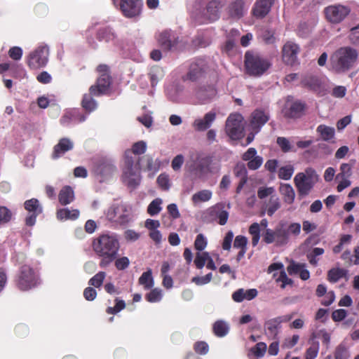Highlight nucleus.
<instances>
[{
    "mask_svg": "<svg viewBox=\"0 0 359 359\" xmlns=\"http://www.w3.org/2000/svg\"><path fill=\"white\" fill-rule=\"evenodd\" d=\"M119 242L116 234H102L93 241V248L101 257L100 266L107 267L117 257Z\"/></svg>",
    "mask_w": 359,
    "mask_h": 359,
    "instance_id": "f257e3e1",
    "label": "nucleus"
},
{
    "mask_svg": "<svg viewBox=\"0 0 359 359\" xmlns=\"http://www.w3.org/2000/svg\"><path fill=\"white\" fill-rule=\"evenodd\" d=\"M140 158L133 156L130 151H126L122 182L128 188H136L141 182Z\"/></svg>",
    "mask_w": 359,
    "mask_h": 359,
    "instance_id": "f03ea898",
    "label": "nucleus"
},
{
    "mask_svg": "<svg viewBox=\"0 0 359 359\" xmlns=\"http://www.w3.org/2000/svg\"><path fill=\"white\" fill-rule=\"evenodd\" d=\"M358 57L357 51L351 47H342L331 56L332 68L338 73L348 70Z\"/></svg>",
    "mask_w": 359,
    "mask_h": 359,
    "instance_id": "7ed1b4c3",
    "label": "nucleus"
},
{
    "mask_svg": "<svg viewBox=\"0 0 359 359\" xmlns=\"http://www.w3.org/2000/svg\"><path fill=\"white\" fill-rule=\"evenodd\" d=\"M205 0H196L193 7L192 15L201 23L213 22L219 18V10L221 8L220 0H211L202 11V6Z\"/></svg>",
    "mask_w": 359,
    "mask_h": 359,
    "instance_id": "20e7f679",
    "label": "nucleus"
},
{
    "mask_svg": "<svg viewBox=\"0 0 359 359\" xmlns=\"http://www.w3.org/2000/svg\"><path fill=\"white\" fill-rule=\"evenodd\" d=\"M318 180L319 175L311 168L297 173L294 178V182L297 189L299 197L308 196Z\"/></svg>",
    "mask_w": 359,
    "mask_h": 359,
    "instance_id": "39448f33",
    "label": "nucleus"
},
{
    "mask_svg": "<svg viewBox=\"0 0 359 359\" xmlns=\"http://www.w3.org/2000/svg\"><path fill=\"white\" fill-rule=\"evenodd\" d=\"M270 67V62L259 54L252 52L245 53V68L248 75L259 77L266 72Z\"/></svg>",
    "mask_w": 359,
    "mask_h": 359,
    "instance_id": "423d86ee",
    "label": "nucleus"
},
{
    "mask_svg": "<svg viewBox=\"0 0 359 359\" xmlns=\"http://www.w3.org/2000/svg\"><path fill=\"white\" fill-rule=\"evenodd\" d=\"M243 117L238 113L231 114L225 124V132L232 140H238L243 136Z\"/></svg>",
    "mask_w": 359,
    "mask_h": 359,
    "instance_id": "0eeeda50",
    "label": "nucleus"
},
{
    "mask_svg": "<svg viewBox=\"0 0 359 359\" xmlns=\"http://www.w3.org/2000/svg\"><path fill=\"white\" fill-rule=\"evenodd\" d=\"M107 219L119 224H124L130 220V210L124 204H114L106 212Z\"/></svg>",
    "mask_w": 359,
    "mask_h": 359,
    "instance_id": "6e6552de",
    "label": "nucleus"
},
{
    "mask_svg": "<svg viewBox=\"0 0 359 359\" xmlns=\"http://www.w3.org/2000/svg\"><path fill=\"white\" fill-rule=\"evenodd\" d=\"M263 241L267 244L275 243L276 245H285L288 242V231L283 225L278 226L275 230L266 229Z\"/></svg>",
    "mask_w": 359,
    "mask_h": 359,
    "instance_id": "1a4fd4ad",
    "label": "nucleus"
},
{
    "mask_svg": "<svg viewBox=\"0 0 359 359\" xmlns=\"http://www.w3.org/2000/svg\"><path fill=\"white\" fill-rule=\"evenodd\" d=\"M350 11L348 7L341 4L331 5L324 9L326 20L332 24H339L342 22Z\"/></svg>",
    "mask_w": 359,
    "mask_h": 359,
    "instance_id": "9d476101",
    "label": "nucleus"
},
{
    "mask_svg": "<svg viewBox=\"0 0 359 359\" xmlns=\"http://www.w3.org/2000/svg\"><path fill=\"white\" fill-rule=\"evenodd\" d=\"M37 284V276L29 266L25 265L20 269L18 286L21 290H28Z\"/></svg>",
    "mask_w": 359,
    "mask_h": 359,
    "instance_id": "9b49d317",
    "label": "nucleus"
},
{
    "mask_svg": "<svg viewBox=\"0 0 359 359\" xmlns=\"http://www.w3.org/2000/svg\"><path fill=\"white\" fill-rule=\"evenodd\" d=\"M49 50L46 46H40L30 53L27 65L32 69H38L46 65L48 60Z\"/></svg>",
    "mask_w": 359,
    "mask_h": 359,
    "instance_id": "f8f14e48",
    "label": "nucleus"
},
{
    "mask_svg": "<svg viewBox=\"0 0 359 359\" xmlns=\"http://www.w3.org/2000/svg\"><path fill=\"white\" fill-rule=\"evenodd\" d=\"M142 6V0H121L120 9L127 18H134L140 15Z\"/></svg>",
    "mask_w": 359,
    "mask_h": 359,
    "instance_id": "ddd939ff",
    "label": "nucleus"
},
{
    "mask_svg": "<svg viewBox=\"0 0 359 359\" xmlns=\"http://www.w3.org/2000/svg\"><path fill=\"white\" fill-rule=\"evenodd\" d=\"M206 213L210 217L208 222L218 219V223L220 225H224L226 224L229 218V212L224 210L223 204H217L208 208Z\"/></svg>",
    "mask_w": 359,
    "mask_h": 359,
    "instance_id": "4468645a",
    "label": "nucleus"
},
{
    "mask_svg": "<svg viewBox=\"0 0 359 359\" xmlns=\"http://www.w3.org/2000/svg\"><path fill=\"white\" fill-rule=\"evenodd\" d=\"M299 51V47L297 44L288 41L283 47V60L284 62L289 65H293L297 61V55Z\"/></svg>",
    "mask_w": 359,
    "mask_h": 359,
    "instance_id": "2eb2a0df",
    "label": "nucleus"
},
{
    "mask_svg": "<svg viewBox=\"0 0 359 359\" xmlns=\"http://www.w3.org/2000/svg\"><path fill=\"white\" fill-rule=\"evenodd\" d=\"M269 113L266 110L256 109L251 114L250 126L257 131L269 120Z\"/></svg>",
    "mask_w": 359,
    "mask_h": 359,
    "instance_id": "dca6fc26",
    "label": "nucleus"
},
{
    "mask_svg": "<svg viewBox=\"0 0 359 359\" xmlns=\"http://www.w3.org/2000/svg\"><path fill=\"white\" fill-rule=\"evenodd\" d=\"M110 84V77L108 73L102 74L97 79L96 85L92 86L89 90L95 96L104 93Z\"/></svg>",
    "mask_w": 359,
    "mask_h": 359,
    "instance_id": "f3484780",
    "label": "nucleus"
},
{
    "mask_svg": "<svg viewBox=\"0 0 359 359\" xmlns=\"http://www.w3.org/2000/svg\"><path fill=\"white\" fill-rule=\"evenodd\" d=\"M208 69L206 62L204 60H198L192 63L188 76L191 81H196L200 79Z\"/></svg>",
    "mask_w": 359,
    "mask_h": 359,
    "instance_id": "a211bd4d",
    "label": "nucleus"
},
{
    "mask_svg": "<svg viewBox=\"0 0 359 359\" xmlns=\"http://www.w3.org/2000/svg\"><path fill=\"white\" fill-rule=\"evenodd\" d=\"M187 165L189 168V171L198 179L205 180L208 174H210L203 159L198 162H194L190 165L187 164Z\"/></svg>",
    "mask_w": 359,
    "mask_h": 359,
    "instance_id": "6ab92c4d",
    "label": "nucleus"
},
{
    "mask_svg": "<svg viewBox=\"0 0 359 359\" xmlns=\"http://www.w3.org/2000/svg\"><path fill=\"white\" fill-rule=\"evenodd\" d=\"M216 118V113L209 111L202 118H197L193 123L194 128L198 131H204L209 128Z\"/></svg>",
    "mask_w": 359,
    "mask_h": 359,
    "instance_id": "aec40b11",
    "label": "nucleus"
},
{
    "mask_svg": "<svg viewBox=\"0 0 359 359\" xmlns=\"http://www.w3.org/2000/svg\"><path fill=\"white\" fill-rule=\"evenodd\" d=\"M273 4L274 0H257L253 8L254 15L259 18L265 17Z\"/></svg>",
    "mask_w": 359,
    "mask_h": 359,
    "instance_id": "412c9836",
    "label": "nucleus"
},
{
    "mask_svg": "<svg viewBox=\"0 0 359 359\" xmlns=\"http://www.w3.org/2000/svg\"><path fill=\"white\" fill-rule=\"evenodd\" d=\"M158 41L165 50H171L177 43V38L170 31H163L158 35Z\"/></svg>",
    "mask_w": 359,
    "mask_h": 359,
    "instance_id": "4be33fe9",
    "label": "nucleus"
},
{
    "mask_svg": "<svg viewBox=\"0 0 359 359\" xmlns=\"http://www.w3.org/2000/svg\"><path fill=\"white\" fill-rule=\"evenodd\" d=\"M283 319L282 317H277L270 319L264 323V330L266 334L270 338H275L280 327V324L283 323Z\"/></svg>",
    "mask_w": 359,
    "mask_h": 359,
    "instance_id": "5701e85b",
    "label": "nucleus"
},
{
    "mask_svg": "<svg viewBox=\"0 0 359 359\" xmlns=\"http://www.w3.org/2000/svg\"><path fill=\"white\" fill-rule=\"evenodd\" d=\"M228 13L233 19L238 20L241 18L245 13L243 0H233L229 6Z\"/></svg>",
    "mask_w": 359,
    "mask_h": 359,
    "instance_id": "b1692460",
    "label": "nucleus"
},
{
    "mask_svg": "<svg viewBox=\"0 0 359 359\" xmlns=\"http://www.w3.org/2000/svg\"><path fill=\"white\" fill-rule=\"evenodd\" d=\"M74 147V143L68 138H62L59 142L54 147L52 156L53 158H57L65 152L72 150Z\"/></svg>",
    "mask_w": 359,
    "mask_h": 359,
    "instance_id": "393cba45",
    "label": "nucleus"
},
{
    "mask_svg": "<svg viewBox=\"0 0 359 359\" xmlns=\"http://www.w3.org/2000/svg\"><path fill=\"white\" fill-rule=\"evenodd\" d=\"M283 264L282 263H273L269 266L268 272L272 273L274 271L281 270L279 276L276 278V281L281 282L282 284L280 287L282 288H285L287 285L292 284V281L287 276L286 273L283 270Z\"/></svg>",
    "mask_w": 359,
    "mask_h": 359,
    "instance_id": "a878e982",
    "label": "nucleus"
},
{
    "mask_svg": "<svg viewBox=\"0 0 359 359\" xmlns=\"http://www.w3.org/2000/svg\"><path fill=\"white\" fill-rule=\"evenodd\" d=\"M268 226V221L266 219H262L259 224L255 222L252 223L249 228V233L252 236V244L256 246L260 239V228L262 227L266 229Z\"/></svg>",
    "mask_w": 359,
    "mask_h": 359,
    "instance_id": "bb28decb",
    "label": "nucleus"
},
{
    "mask_svg": "<svg viewBox=\"0 0 359 359\" xmlns=\"http://www.w3.org/2000/svg\"><path fill=\"white\" fill-rule=\"evenodd\" d=\"M257 295V290L256 289H239L233 293L232 299L236 302H241L243 300H251L256 297Z\"/></svg>",
    "mask_w": 359,
    "mask_h": 359,
    "instance_id": "cd10ccee",
    "label": "nucleus"
},
{
    "mask_svg": "<svg viewBox=\"0 0 359 359\" xmlns=\"http://www.w3.org/2000/svg\"><path fill=\"white\" fill-rule=\"evenodd\" d=\"M58 200L62 205L71 203L74 200V192L69 186L64 187L58 194Z\"/></svg>",
    "mask_w": 359,
    "mask_h": 359,
    "instance_id": "c85d7f7f",
    "label": "nucleus"
},
{
    "mask_svg": "<svg viewBox=\"0 0 359 359\" xmlns=\"http://www.w3.org/2000/svg\"><path fill=\"white\" fill-rule=\"evenodd\" d=\"M280 193L283 197L285 203H293L295 198V192L293 187L289 184H282L279 189Z\"/></svg>",
    "mask_w": 359,
    "mask_h": 359,
    "instance_id": "c756f323",
    "label": "nucleus"
},
{
    "mask_svg": "<svg viewBox=\"0 0 359 359\" xmlns=\"http://www.w3.org/2000/svg\"><path fill=\"white\" fill-rule=\"evenodd\" d=\"M212 192L208 189H203L196 192L191 196V201L194 205H198L201 203H205L211 199Z\"/></svg>",
    "mask_w": 359,
    "mask_h": 359,
    "instance_id": "7c9ffc66",
    "label": "nucleus"
},
{
    "mask_svg": "<svg viewBox=\"0 0 359 359\" xmlns=\"http://www.w3.org/2000/svg\"><path fill=\"white\" fill-rule=\"evenodd\" d=\"M316 132L320 135V138L326 142L332 140L335 135L334 128L324 124L319 125L316 128Z\"/></svg>",
    "mask_w": 359,
    "mask_h": 359,
    "instance_id": "2f4dec72",
    "label": "nucleus"
},
{
    "mask_svg": "<svg viewBox=\"0 0 359 359\" xmlns=\"http://www.w3.org/2000/svg\"><path fill=\"white\" fill-rule=\"evenodd\" d=\"M56 216L59 220H74L79 217V211L77 209L61 208L57 210Z\"/></svg>",
    "mask_w": 359,
    "mask_h": 359,
    "instance_id": "473e14b6",
    "label": "nucleus"
},
{
    "mask_svg": "<svg viewBox=\"0 0 359 359\" xmlns=\"http://www.w3.org/2000/svg\"><path fill=\"white\" fill-rule=\"evenodd\" d=\"M304 109V105L299 102H293L290 104L289 109L285 108L283 112L288 118H297L300 116Z\"/></svg>",
    "mask_w": 359,
    "mask_h": 359,
    "instance_id": "72a5a7b5",
    "label": "nucleus"
},
{
    "mask_svg": "<svg viewBox=\"0 0 359 359\" xmlns=\"http://www.w3.org/2000/svg\"><path fill=\"white\" fill-rule=\"evenodd\" d=\"M216 90L212 86L201 88L196 93L197 97L203 102L208 101L216 95Z\"/></svg>",
    "mask_w": 359,
    "mask_h": 359,
    "instance_id": "f704fd0d",
    "label": "nucleus"
},
{
    "mask_svg": "<svg viewBox=\"0 0 359 359\" xmlns=\"http://www.w3.org/2000/svg\"><path fill=\"white\" fill-rule=\"evenodd\" d=\"M149 78L152 87H155L158 82L164 76L163 69L158 66L152 67L149 72Z\"/></svg>",
    "mask_w": 359,
    "mask_h": 359,
    "instance_id": "c9c22d12",
    "label": "nucleus"
},
{
    "mask_svg": "<svg viewBox=\"0 0 359 359\" xmlns=\"http://www.w3.org/2000/svg\"><path fill=\"white\" fill-rule=\"evenodd\" d=\"M210 174H216L221 169L220 158L218 157H208L203 159Z\"/></svg>",
    "mask_w": 359,
    "mask_h": 359,
    "instance_id": "e433bc0d",
    "label": "nucleus"
},
{
    "mask_svg": "<svg viewBox=\"0 0 359 359\" xmlns=\"http://www.w3.org/2000/svg\"><path fill=\"white\" fill-rule=\"evenodd\" d=\"M138 283L140 285H142L145 290H149L154 286V281L151 269H148L147 271L141 275L139 278Z\"/></svg>",
    "mask_w": 359,
    "mask_h": 359,
    "instance_id": "4c0bfd02",
    "label": "nucleus"
},
{
    "mask_svg": "<svg viewBox=\"0 0 359 359\" xmlns=\"http://www.w3.org/2000/svg\"><path fill=\"white\" fill-rule=\"evenodd\" d=\"M213 332L219 337H224L229 332V325L223 320H217L213 325Z\"/></svg>",
    "mask_w": 359,
    "mask_h": 359,
    "instance_id": "58836bf2",
    "label": "nucleus"
},
{
    "mask_svg": "<svg viewBox=\"0 0 359 359\" xmlns=\"http://www.w3.org/2000/svg\"><path fill=\"white\" fill-rule=\"evenodd\" d=\"M93 94H85L82 100V107L88 111H92L97 108V104L92 97Z\"/></svg>",
    "mask_w": 359,
    "mask_h": 359,
    "instance_id": "ea45409f",
    "label": "nucleus"
},
{
    "mask_svg": "<svg viewBox=\"0 0 359 359\" xmlns=\"http://www.w3.org/2000/svg\"><path fill=\"white\" fill-rule=\"evenodd\" d=\"M163 203V201L161 198H157L153 200L147 208V212L151 216H154L158 215L162 210L161 205Z\"/></svg>",
    "mask_w": 359,
    "mask_h": 359,
    "instance_id": "a19ab883",
    "label": "nucleus"
},
{
    "mask_svg": "<svg viewBox=\"0 0 359 359\" xmlns=\"http://www.w3.org/2000/svg\"><path fill=\"white\" fill-rule=\"evenodd\" d=\"M25 208L31 213L40 214L42 212V208L39 205L38 200L32 198L25 202Z\"/></svg>",
    "mask_w": 359,
    "mask_h": 359,
    "instance_id": "79ce46f5",
    "label": "nucleus"
},
{
    "mask_svg": "<svg viewBox=\"0 0 359 359\" xmlns=\"http://www.w3.org/2000/svg\"><path fill=\"white\" fill-rule=\"evenodd\" d=\"M334 357V359H349L351 357L349 348L344 344H339L335 348Z\"/></svg>",
    "mask_w": 359,
    "mask_h": 359,
    "instance_id": "37998d69",
    "label": "nucleus"
},
{
    "mask_svg": "<svg viewBox=\"0 0 359 359\" xmlns=\"http://www.w3.org/2000/svg\"><path fill=\"white\" fill-rule=\"evenodd\" d=\"M280 208V202L278 197L271 196L266 205V212L269 216H272L276 211Z\"/></svg>",
    "mask_w": 359,
    "mask_h": 359,
    "instance_id": "c03bdc74",
    "label": "nucleus"
},
{
    "mask_svg": "<svg viewBox=\"0 0 359 359\" xmlns=\"http://www.w3.org/2000/svg\"><path fill=\"white\" fill-rule=\"evenodd\" d=\"M346 274V271L340 268H333L328 271V280L332 283H336L343 278Z\"/></svg>",
    "mask_w": 359,
    "mask_h": 359,
    "instance_id": "a18cd8bd",
    "label": "nucleus"
},
{
    "mask_svg": "<svg viewBox=\"0 0 359 359\" xmlns=\"http://www.w3.org/2000/svg\"><path fill=\"white\" fill-rule=\"evenodd\" d=\"M294 168L292 165H288L281 167L278 170V177L280 179L288 180L292 176Z\"/></svg>",
    "mask_w": 359,
    "mask_h": 359,
    "instance_id": "49530a36",
    "label": "nucleus"
},
{
    "mask_svg": "<svg viewBox=\"0 0 359 359\" xmlns=\"http://www.w3.org/2000/svg\"><path fill=\"white\" fill-rule=\"evenodd\" d=\"M146 142L144 141H139L133 144L131 151L128 150V151H130L132 153L133 156H136V155L144 154L146 151Z\"/></svg>",
    "mask_w": 359,
    "mask_h": 359,
    "instance_id": "de8ad7c7",
    "label": "nucleus"
},
{
    "mask_svg": "<svg viewBox=\"0 0 359 359\" xmlns=\"http://www.w3.org/2000/svg\"><path fill=\"white\" fill-rule=\"evenodd\" d=\"M162 290L159 288H154L147 294L146 299L149 302H158L162 299Z\"/></svg>",
    "mask_w": 359,
    "mask_h": 359,
    "instance_id": "09e8293b",
    "label": "nucleus"
},
{
    "mask_svg": "<svg viewBox=\"0 0 359 359\" xmlns=\"http://www.w3.org/2000/svg\"><path fill=\"white\" fill-rule=\"evenodd\" d=\"M210 255L208 252H198L196 256V259L194 260V263L198 269H202L205 262H208Z\"/></svg>",
    "mask_w": 359,
    "mask_h": 359,
    "instance_id": "8fccbe9b",
    "label": "nucleus"
},
{
    "mask_svg": "<svg viewBox=\"0 0 359 359\" xmlns=\"http://www.w3.org/2000/svg\"><path fill=\"white\" fill-rule=\"evenodd\" d=\"M106 277V273L100 271L95 274L93 278L89 280V285H93L95 287H99L102 285L104 278Z\"/></svg>",
    "mask_w": 359,
    "mask_h": 359,
    "instance_id": "3c124183",
    "label": "nucleus"
},
{
    "mask_svg": "<svg viewBox=\"0 0 359 359\" xmlns=\"http://www.w3.org/2000/svg\"><path fill=\"white\" fill-rule=\"evenodd\" d=\"M157 183L163 190H168L170 187L169 176L167 174H161L157 178Z\"/></svg>",
    "mask_w": 359,
    "mask_h": 359,
    "instance_id": "603ef678",
    "label": "nucleus"
},
{
    "mask_svg": "<svg viewBox=\"0 0 359 359\" xmlns=\"http://www.w3.org/2000/svg\"><path fill=\"white\" fill-rule=\"evenodd\" d=\"M12 217L11 212L4 206H0V225L8 223Z\"/></svg>",
    "mask_w": 359,
    "mask_h": 359,
    "instance_id": "864d4df0",
    "label": "nucleus"
},
{
    "mask_svg": "<svg viewBox=\"0 0 359 359\" xmlns=\"http://www.w3.org/2000/svg\"><path fill=\"white\" fill-rule=\"evenodd\" d=\"M208 242L206 238L203 236V234H198L194 242V247L196 250L198 251L203 250L207 246Z\"/></svg>",
    "mask_w": 359,
    "mask_h": 359,
    "instance_id": "5fc2aeb1",
    "label": "nucleus"
},
{
    "mask_svg": "<svg viewBox=\"0 0 359 359\" xmlns=\"http://www.w3.org/2000/svg\"><path fill=\"white\" fill-rule=\"evenodd\" d=\"M266 344L264 342H259L257 343L254 348H252V352L253 354L258 357H262L264 356V353L266 351Z\"/></svg>",
    "mask_w": 359,
    "mask_h": 359,
    "instance_id": "6e6d98bb",
    "label": "nucleus"
},
{
    "mask_svg": "<svg viewBox=\"0 0 359 359\" xmlns=\"http://www.w3.org/2000/svg\"><path fill=\"white\" fill-rule=\"evenodd\" d=\"M184 161L183 155H177L172 161L171 167L175 171H180Z\"/></svg>",
    "mask_w": 359,
    "mask_h": 359,
    "instance_id": "4d7b16f0",
    "label": "nucleus"
},
{
    "mask_svg": "<svg viewBox=\"0 0 359 359\" xmlns=\"http://www.w3.org/2000/svg\"><path fill=\"white\" fill-rule=\"evenodd\" d=\"M212 278V275L211 273H208L205 276H196L194 277L191 280V281L194 283H196L198 285H202L208 283L211 281Z\"/></svg>",
    "mask_w": 359,
    "mask_h": 359,
    "instance_id": "13d9d810",
    "label": "nucleus"
},
{
    "mask_svg": "<svg viewBox=\"0 0 359 359\" xmlns=\"http://www.w3.org/2000/svg\"><path fill=\"white\" fill-rule=\"evenodd\" d=\"M130 261L127 257L115 259V266L118 270H124L128 267Z\"/></svg>",
    "mask_w": 359,
    "mask_h": 359,
    "instance_id": "bf43d9fd",
    "label": "nucleus"
},
{
    "mask_svg": "<svg viewBox=\"0 0 359 359\" xmlns=\"http://www.w3.org/2000/svg\"><path fill=\"white\" fill-rule=\"evenodd\" d=\"M248 238L243 236H237L235 238L233 247L240 249H247Z\"/></svg>",
    "mask_w": 359,
    "mask_h": 359,
    "instance_id": "052dcab7",
    "label": "nucleus"
},
{
    "mask_svg": "<svg viewBox=\"0 0 359 359\" xmlns=\"http://www.w3.org/2000/svg\"><path fill=\"white\" fill-rule=\"evenodd\" d=\"M303 267H304V264L291 262L287 266V270L290 275H294L299 273Z\"/></svg>",
    "mask_w": 359,
    "mask_h": 359,
    "instance_id": "680f3d73",
    "label": "nucleus"
},
{
    "mask_svg": "<svg viewBox=\"0 0 359 359\" xmlns=\"http://www.w3.org/2000/svg\"><path fill=\"white\" fill-rule=\"evenodd\" d=\"M346 88L343 86H335L332 92V95L336 98H342L346 94Z\"/></svg>",
    "mask_w": 359,
    "mask_h": 359,
    "instance_id": "e2e57ef3",
    "label": "nucleus"
},
{
    "mask_svg": "<svg viewBox=\"0 0 359 359\" xmlns=\"http://www.w3.org/2000/svg\"><path fill=\"white\" fill-rule=\"evenodd\" d=\"M274 192L273 187H260L257 191V196L260 199H264Z\"/></svg>",
    "mask_w": 359,
    "mask_h": 359,
    "instance_id": "0e129e2a",
    "label": "nucleus"
},
{
    "mask_svg": "<svg viewBox=\"0 0 359 359\" xmlns=\"http://www.w3.org/2000/svg\"><path fill=\"white\" fill-rule=\"evenodd\" d=\"M252 158L253 159L248 163V167L250 170H257L262 165L263 163V158L259 156Z\"/></svg>",
    "mask_w": 359,
    "mask_h": 359,
    "instance_id": "69168bd1",
    "label": "nucleus"
},
{
    "mask_svg": "<svg viewBox=\"0 0 359 359\" xmlns=\"http://www.w3.org/2000/svg\"><path fill=\"white\" fill-rule=\"evenodd\" d=\"M277 143L284 152H288L291 150V145L289 140L285 137H278Z\"/></svg>",
    "mask_w": 359,
    "mask_h": 359,
    "instance_id": "338daca9",
    "label": "nucleus"
},
{
    "mask_svg": "<svg viewBox=\"0 0 359 359\" xmlns=\"http://www.w3.org/2000/svg\"><path fill=\"white\" fill-rule=\"evenodd\" d=\"M351 120L352 116L351 115L346 116L344 118L339 119L337 123V130H344L351 122Z\"/></svg>",
    "mask_w": 359,
    "mask_h": 359,
    "instance_id": "774afa93",
    "label": "nucleus"
}]
</instances>
